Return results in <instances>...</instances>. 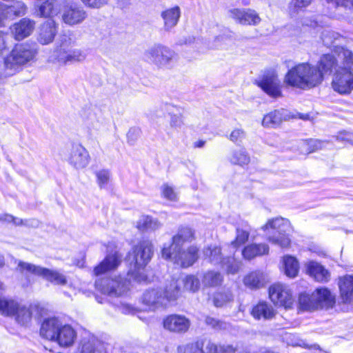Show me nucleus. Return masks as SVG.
Here are the masks:
<instances>
[{
  "label": "nucleus",
  "instance_id": "1",
  "mask_svg": "<svg viewBox=\"0 0 353 353\" xmlns=\"http://www.w3.org/2000/svg\"><path fill=\"white\" fill-rule=\"evenodd\" d=\"M338 66V61L332 54H323L317 68L308 63H300L290 69L285 77V82L290 86L302 88L318 86L324 77L330 74Z\"/></svg>",
  "mask_w": 353,
  "mask_h": 353
},
{
  "label": "nucleus",
  "instance_id": "2",
  "mask_svg": "<svg viewBox=\"0 0 353 353\" xmlns=\"http://www.w3.org/2000/svg\"><path fill=\"white\" fill-rule=\"evenodd\" d=\"M321 39L325 46H334V52L343 61V68L341 72L336 71L332 80L334 88H353V52L338 46L343 37L333 30H325Z\"/></svg>",
  "mask_w": 353,
  "mask_h": 353
},
{
  "label": "nucleus",
  "instance_id": "3",
  "mask_svg": "<svg viewBox=\"0 0 353 353\" xmlns=\"http://www.w3.org/2000/svg\"><path fill=\"white\" fill-rule=\"evenodd\" d=\"M40 334L46 339L57 342L61 347L72 346L77 339V332L69 324L58 317L45 319L41 326Z\"/></svg>",
  "mask_w": 353,
  "mask_h": 353
},
{
  "label": "nucleus",
  "instance_id": "4",
  "mask_svg": "<svg viewBox=\"0 0 353 353\" xmlns=\"http://www.w3.org/2000/svg\"><path fill=\"white\" fill-rule=\"evenodd\" d=\"M180 294L178 281L172 279L163 290L161 288L147 290L143 295V303L154 310L166 307L170 302L176 300Z\"/></svg>",
  "mask_w": 353,
  "mask_h": 353
},
{
  "label": "nucleus",
  "instance_id": "5",
  "mask_svg": "<svg viewBox=\"0 0 353 353\" xmlns=\"http://www.w3.org/2000/svg\"><path fill=\"white\" fill-rule=\"evenodd\" d=\"M153 245L148 240L140 241L133 248V258L134 260V270L128 274L137 282H148V277L144 274V268L150 261L153 255Z\"/></svg>",
  "mask_w": 353,
  "mask_h": 353
},
{
  "label": "nucleus",
  "instance_id": "6",
  "mask_svg": "<svg viewBox=\"0 0 353 353\" xmlns=\"http://www.w3.org/2000/svg\"><path fill=\"white\" fill-rule=\"evenodd\" d=\"M143 58L145 61L160 69L172 68L179 59L174 50L162 44H154L148 48L143 54Z\"/></svg>",
  "mask_w": 353,
  "mask_h": 353
},
{
  "label": "nucleus",
  "instance_id": "7",
  "mask_svg": "<svg viewBox=\"0 0 353 353\" xmlns=\"http://www.w3.org/2000/svg\"><path fill=\"white\" fill-rule=\"evenodd\" d=\"M37 49L34 45L22 43L17 45L4 59L5 68L10 73L17 72L21 66L35 59Z\"/></svg>",
  "mask_w": 353,
  "mask_h": 353
},
{
  "label": "nucleus",
  "instance_id": "8",
  "mask_svg": "<svg viewBox=\"0 0 353 353\" xmlns=\"http://www.w3.org/2000/svg\"><path fill=\"white\" fill-rule=\"evenodd\" d=\"M267 230L268 240L272 244L281 248L288 247L290 243L288 232L290 230V223L287 219L277 217L271 220L262 228Z\"/></svg>",
  "mask_w": 353,
  "mask_h": 353
},
{
  "label": "nucleus",
  "instance_id": "9",
  "mask_svg": "<svg viewBox=\"0 0 353 353\" xmlns=\"http://www.w3.org/2000/svg\"><path fill=\"white\" fill-rule=\"evenodd\" d=\"M34 307L19 303L14 300L0 299V313L12 317L21 325H27L32 317Z\"/></svg>",
  "mask_w": 353,
  "mask_h": 353
},
{
  "label": "nucleus",
  "instance_id": "10",
  "mask_svg": "<svg viewBox=\"0 0 353 353\" xmlns=\"http://www.w3.org/2000/svg\"><path fill=\"white\" fill-rule=\"evenodd\" d=\"M13 260L14 263H17V270L21 273H31L42 276L54 285H65L67 284L66 276L57 270H50L32 263L18 261L15 259Z\"/></svg>",
  "mask_w": 353,
  "mask_h": 353
},
{
  "label": "nucleus",
  "instance_id": "11",
  "mask_svg": "<svg viewBox=\"0 0 353 353\" xmlns=\"http://www.w3.org/2000/svg\"><path fill=\"white\" fill-rule=\"evenodd\" d=\"M168 116L170 126L172 128H181L183 124V108L172 103H165L159 105L150 114L151 119L158 122V120Z\"/></svg>",
  "mask_w": 353,
  "mask_h": 353
},
{
  "label": "nucleus",
  "instance_id": "12",
  "mask_svg": "<svg viewBox=\"0 0 353 353\" xmlns=\"http://www.w3.org/2000/svg\"><path fill=\"white\" fill-rule=\"evenodd\" d=\"M199 249L194 246H190L187 250H182V248L177 250L167 249L164 247L162 249V257L170 260L182 268H188L192 265L198 259Z\"/></svg>",
  "mask_w": 353,
  "mask_h": 353
},
{
  "label": "nucleus",
  "instance_id": "13",
  "mask_svg": "<svg viewBox=\"0 0 353 353\" xmlns=\"http://www.w3.org/2000/svg\"><path fill=\"white\" fill-rule=\"evenodd\" d=\"M95 287L102 294L110 297H118L127 292L128 281L121 276L114 279L105 278L97 280Z\"/></svg>",
  "mask_w": 353,
  "mask_h": 353
},
{
  "label": "nucleus",
  "instance_id": "14",
  "mask_svg": "<svg viewBox=\"0 0 353 353\" xmlns=\"http://www.w3.org/2000/svg\"><path fill=\"white\" fill-rule=\"evenodd\" d=\"M271 301L276 305L290 307L293 303L292 295L288 288L281 283H276L269 289Z\"/></svg>",
  "mask_w": 353,
  "mask_h": 353
},
{
  "label": "nucleus",
  "instance_id": "15",
  "mask_svg": "<svg viewBox=\"0 0 353 353\" xmlns=\"http://www.w3.org/2000/svg\"><path fill=\"white\" fill-rule=\"evenodd\" d=\"M163 327L174 333L184 334L191 325L189 319L183 315L171 314L163 319Z\"/></svg>",
  "mask_w": 353,
  "mask_h": 353
},
{
  "label": "nucleus",
  "instance_id": "16",
  "mask_svg": "<svg viewBox=\"0 0 353 353\" xmlns=\"http://www.w3.org/2000/svg\"><path fill=\"white\" fill-rule=\"evenodd\" d=\"M86 16V12L82 7L75 3H69L63 8L62 20L69 26H74L81 23Z\"/></svg>",
  "mask_w": 353,
  "mask_h": 353
},
{
  "label": "nucleus",
  "instance_id": "17",
  "mask_svg": "<svg viewBox=\"0 0 353 353\" xmlns=\"http://www.w3.org/2000/svg\"><path fill=\"white\" fill-rule=\"evenodd\" d=\"M229 12L230 17L241 25L256 26L261 22L259 14L252 9L234 8Z\"/></svg>",
  "mask_w": 353,
  "mask_h": 353
},
{
  "label": "nucleus",
  "instance_id": "18",
  "mask_svg": "<svg viewBox=\"0 0 353 353\" xmlns=\"http://www.w3.org/2000/svg\"><path fill=\"white\" fill-rule=\"evenodd\" d=\"M215 350L214 343L205 339H198L177 347V353H214Z\"/></svg>",
  "mask_w": 353,
  "mask_h": 353
},
{
  "label": "nucleus",
  "instance_id": "19",
  "mask_svg": "<svg viewBox=\"0 0 353 353\" xmlns=\"http://www.w3.org/2000/svg\"><path fill=\"white\" fill-rule=\"evenodd\" d=\"M72 43L70 38L63 36L60 40L59 46L49 55L48 62L58 63L60 65L68 64L67 56Z\"/></svg>",
  "mask_w": 353,
  "mask_h": 353
},
{
  "label": "nucleus",
  "instance_id": "20",
  "mask_svg": "<svg viewBox=\"0 0 353 353\" xmlns=\"http://www.w3.org/2000/svg\"><path fill=\"white\" fill-rule=\"evenodd\" d=\"M68 161L76 169H82L88 165L90 155L87 150L81 145L74 144L72 147Z\"/></svg>",
  "mask_w": 353,
  "mask_h": 353
},
{
  "label": "nucleus",
  "instance_id": "21",
  "mask_svg": "<svg viewBox=\"0 0 353 353\" xmlns=\"http://www.w3.org/2000/svg\"><path fill=\"white\" fill-rule=\"evenodd\" d=\"M57 23L52 19L47 20L39 28L37 41L42 45L52 43L57 34Z\"/></svg>",
  "mask_w": 353,
  "mask_h": 353
},
{
  "label": "nucleus",
  "instance_id": "22",
  "mask_svg": "<svg viewBox=\"0 0 353 353\" xmlns=\"http://www.w3.org/2000/svg\"><path fill=\"white\" fill-rule=\"evenodd\" d=\"M79 353H105L104 343L94 336L87 334L81 341Z\"/></svg>",
  "mask_w": 353,
  "mask_h": 353
},
{
  "label": "nucleus",
  "instance_id": "23",
  "mask_svg": "<svg viewBox=\"0 0 353 353\" xmlns=\"http://www.w3.org/2000/svg\"><path fill=\"white\" fill-rule=\"evenodd\" d=\"M35 22L28 18H23L15 23L11 28L12 33L16 40L20 41L29 37L34 29Z\"/></svg>",
  "mask_w": 353,
  "mask_h": 353
},
{
  "label": "nucleus",
  "instance_id": "24",
  "mask_svg": "<svg viewBox=\"0 0 353 353\" xmlns=\"http://www.w3.org/2000/svg\"><path fill=\"white\" fill-rule=\"evenodd\" d=\"M306 272L315 281L326 283L330 281V273L324 266L314 261L305 263Z\"/></svg>",
  "mask_w": 353,
  "mask_h": 353
},
{
  "label": "nucleus",
  "instance_id": "25",
  "mask_svg": "<svg viewBox=\"0 0 353 353\" xmlns=\"http://www.w3.org/2000/svg\"><path fill=\"white\" fill-rule=\"evenodd\" d=\"M163 21V29L165 31H170L178 23L181 17V9L178 6L168 8L161 13Z\"/></svg>",
  "mask_w": 353,
  "mask_h": 353
},
{
  "label": "nucleus",
  "instance_id": "26",
  "mask_svg": "<svg viewBox=\"0 0 353 353\" xmlns=\"http://www.w3.org/2000/svg\"><path fill=\"white\" fill-rule=\"evenodd\" d=\"M194 239V232L188 227H182L179 229L178 233L172 237V243L167 249L177 250L182 248L185 242H190Z\"/></svg>",
  "mask_w": 353,
  "mask_h": 353
},
{
  "label": "nucleus",
  "instance_id": "27",
  "mask_svg": "<svg viewBox=\"0 0 353 353\" xmlns=\"http://www.w3.org/2000/svg\"><path fill=\"white\" fill-rule=\"evenodd\" d=\"M313 294L314 299L317 303L318 309L332 307L335 303L334 296L327 288H318L313 292Z\"/></svg>",
  "mask_w": 353,
  "mask_h": 353
},
{
  "label": "nucleus",
  "instance_id": "28",
  "mask_svg": "<svg viewBox=\"0 0 353 353\" xmlns=\"http://www.w3.org/2000/svg\"><path fill=\"white\" fill-rule=\"evenodd\" d=\"M338 285L343 301L350 302L353 299V275L346 274L340 277Z\"/></svg>",
  "mask_w": 353,
  "mask_h": 353
},
{
  "label": "nucleus",
  "instance_id": "29",
  "mask_svg": "<svg viewBox=\"0 0 353 353\" xmlns=\"http://www.w3.org/2000/svg\"><path fill=\"white\" fill-rule=\"evenodd\" d=\"M121 262V256L115 252L114 254H108L105 259L94 270L95 275H100L107 271L115 269Z\"/></svg>",
  "mask_w": 353,
  "mask_h": 353
},
{
  "label": "nucleus",
  "instance_id": "30",
  "mask_svg": "<svg viewBox=\"0 0 353 353\" xmlns=\"http://www.w3.org/2000/svg\"><path fill=\"white\" fill-rule=\"evenodd\" d=\"M288 119H290V114L286 110H276L264 116L262 125L268 128L274 127Z\"/></svg>",
  "mask_w": 353,
  "mask_h": 353
},
{
  "label": "nucleus",
  "instance_id": "31",
  "mask_svg": "<svg viewBox=\"0 0 353 353\" xmlns=\"http://www.w3.org/2000/svg\"><path fill=\"white\" fill-rule=\"evenodd\" d=\"M251 314L255 319L269 320L274 318L275 311L270 304L260 302L252 308Z\"/></svg>",
  "mask_w": 353,
  "mask_h": 353
},
{
  "label": "nucleus",
  "instance_id": "32",
  "mask_svg": "<svg viewBox=\"0 0 353 353\" xmlns=\"http://www.w3.org/2000/svg\"><path fill=\"white\" fill-rule=\"evenodd\" d=\"M268 281L265 274L261 271H254L245 276L243 283L250 289H259Z\"/></svg>",
  "mask_w": 353,
  "mask_h": 353
},
{
  "label": "nucleus",
  "instance_id": "33",
  "mask_svg": "<svg viewBox=\"0 0 353 353\" xmlns=\"http://www.w3.org/2000/svg\"><path fill=\"white\" fill-rule=\"evenodd\" d=\"M269 252V246L265 243L250 244L245 246L242 250V255L246 260H251L256 256L267 254Z\"/></svg>",
  "mask_w": 353,
  "mask_h": 353
},
{
  "label": "nucleus",
  "instance_id": "34",
  "mask_svg": "<svg viewBox=\"0 0 353 353\" xmlns=\"http://www.w3.org/2000/svg\"><path fill=\"white\" fill-rule=\"evenodd\" d=\"M281 81L275 70L271 69L265 72L257 85L261 88H279Z\"/></svg>",
  "mask_w": 353,
  "mask_h": 353
},
{
  "label": "nucleus",
  "instance_id": "35",
  "mask_svg": "<svg viewBox=\"0 0 353 353\" xmlns=\"http://www.w3.org/2000/svg\"><path fill=\"white\" fill-rule=\"evenodd\" d=\"M38 15L41 17H53L60 12V5L57 0H46L39 6Z\"/></svg>",
  "mask_w": 353,
  "mask_h": 353
},
{
  "label": "nucleus",
  "instance_id": "36",
  "mask_svg": "<svg viewBox=\"0 0 353 353\" xmlns=\"http://www.w3.org/2000/svg\"><path fill=\"white\" fill-rule=\"evenodd\" d=\"M161 227V224L157 219L148 215L141 216L137 222V228L139 230L145 232H154Z\"/></svg>",
  "mask_w": 353,
  "mask_h": 353
},
{
  "label": "nucleus",
  "instance_id": "37",
  "mask_svg": "<svg viewBox=\"0 0 353 353\" xmlns=\"http://www.w3.org/2000/svg\"><path fill=\"white\" fill-rule=\"evenodd\" d=\"M99 113L98 110L89 108L83 110L81 117L85 120L89 128L94 130H99L101 124L99 117Z\"/></svg>",
  "mask_w": 353,
  "mask_h": 353
},
{
  "label": "nucleus",
  "instance_id": "38",
  "mask_svg": "<svg viewBox=\"0 0 353 353\" xmlns=\"http://www.w3.org/2000/svg\"><path fill=\"white\" fill-rule=\"evenodd\" d=\"M205 259L213 265L221 264L223 261L221 248L217 245H210L205 248L203 251Z\"/></svg>",
  "mask_w": 353,
  "mask_h": 353
},
{
  "label": "nucleus",
  "instance_id": "39",
  "mask_svg": "<svg viewBox=\"0 0 353 353\" xmlns=\"http://www.w3.org/2000/svg\"><path fill=\"white\" fill-rule=\"evenodd\" d=\"M234 300V294L230 289H222L213 296V303L216 307H221L227 305Z\"/></svg>",
  "mask_w": 353,
  "mask_h": 353
},
{
  "label": "nucleus",
  "instance_id": "40",
  "mask_svg": "<svg viewBox=\"0 0 353 353\" xmlns=\"http://www.w3.org/2000/svg\"><path fill=\"white\" fill-rule=\"evenodd\" d=\"M314 298L313 292L312 294L301 293L299 297V310L308 312L317 310V303Z\"/></svg>",
  "mask_w": 353,
  "mask_h": 353
},
{
  "label": "nucleus",
  "instance_id": "41",
  "mask_svg": "<svg viewBox=\"0 0 353 353\" xmlns=\"http://www.w3.org/2000/svg\"><path fill=\"white\" fill-rule=\"evenodd\" d=\"M229 161L232 164L244 166L250 163V157L245 149L241 148L232 152Z\"/></svg>",
  "mask_w": 353,
  "mask_h": 353
},
{
  "label": "nucleus",
  "instance_id": "42",
  "mask_svg": "<svg viewBox=\"0 0 353 353\" xmlns=\"http://www.w3.org/2000/svg\"><path fill=\"white\" fill-rule=\"evenodd\" d=\"M283 266L285 274L290 278L295 277L299 272V265L298 261L293 256L283 257Z\"/></svg>",
  "mask_w": 353,
  "mask_h": 353
},
{
  "label": "nucleus",
  "instance_id": "43",
  "mask_svg": "<svg viewBox=\"0 0 353 353\" xmlns=\"http://www.w3.org/2000/svg\"><path fill=\"white\" fill-rule=\"evenodd\" d=\"M223 281V276L219 272L208 271L203 274L202 282L206 287L220 285Z\"/></svg>",
  "mask_w": 353,
  "mask_h": 353
},
{
  "label": "nucleus",
  "instance_id": "44",
  "mask_svg": "<svg viewBox=\"0 0 353 353\" xmlns=\"http://www.w3.org/2000/svg\"><path fill=\"white\" fill-rule=\"evenodd\" d=\"M250 228L248 225H243L241 228H236V238L234 241L231 242V245L234 248H237L241 245L244 244L249 238L250 236Z\"/></svg>",
  "mask_w": 353,
  "mask_h": 353
},
{
  "label": "nucleus",
  "instance_id": "45",
  "mask_svg": "<svg viewBox=\"0 0 353 353\" xmlns=\"http://www.w3.org/2000/svg\"><path fill=\"white\" fill-rule=\"evenodd\" d=\"M221 265L228 274H234L239 271L241 263L233 257H226L223 259Z\"/></svg>",
  "mask_w": 353,
  "mask_h": 353
},
{
  "label": "nucleus",
  "instance_id": "46",
  "mask_svg": "<svg viewBox=\"0 0 353 353\" xmlns=\"http://www.w3.org/2000/svg\"><path fill=\"white\" fill-rule=\"evenodd\" d=\"M183 285L184 289L185 290L195 292L198 291L200 288V281L199 278H197L194 275H188L183 279Z\"/></svg>",
  "mask_w": 353,
  "mask_h": 353
},
{
  "label": "nucleus",
  "instance_id": "47",
  "mask_svg": "<svg viewBox=\"0 0 353 353\" xmlns=\"http://www.w3.org/2000/svg\"><path fill=\"white\" fill-rule=\"evenodd\" d=\"M329 9L335 8L339 10L345 8V10L353 9V0H325Z\"/></svg>",
  "mask_w": 353,
  "mask_h": 353
},
{
  "label": "nucleus",
  "instance_id": "48",
  "mask_svg": "<svg viewBox=\"0 0 353 353\" xmlns=\"http://www.w3.org/2000/svg\"><path fill=\"white\" fill-rule=\"evenodd\" d=\"M97 182L100 188L107 187L110 179V172L109 170L103 169L96 172Z\"/></svg>",
  "mask_w": 353,
  "mask_h": 353
},
{
  "label": "nucleus",
  "instance_id": "49",
  "mask_svg": "<svg viewBox=\"0 0 353 353\" xmlns=\"http://www.w3.org/2000/svg\"><path fill=\"white\" fill-rule=\"evenodd\" d=\"M329 142L327 141H321L318 139H310L305 142L307 146V150L309 153L316 152L325 148Z\"/></svg>",
  "mask_w": 353,
  "mask_h": 353
},
{
  "label": "nucleus",
  "instance_id": "50",
  "mask_svg": "<svg viewBox=\"0 0 353 353\" xmlns=\"http://www.w3.org/2000/svg\"><path fill=\"white\" fill-rule=\"evenodd\" d=\"M67 58L68 63H72L83 61L85 58V55L80 50L71 49L70 47Z\"/></svg>",
  "mask_w": 353,
  "mask_h": 353
},
{
  "label": "nucleus",
  "instance_id": "51",
  "mask_svg": "<svg viewBox=\"0 0 353 353\" xmlns=\"http://www.w3.org/2000/svg\"><path fill=\"white\" fill-rule=\"evenodd\" d=\"M0 222L2 223H13L15 225H27V220L23 221L21 219L14 217L11 214H0Z\"/></svg>",
  "mask_w": 353,
  "mask_h": 353
},
{
  "label": "nucleus",
  "instance_id": "52",
  "mask_svg": "<svg viewBox=\"0 0 353 353\" xmlns=\"http://www.w3.org/2000/svg\"><path fill=\"white\" fill-rule=\"evenodd\" d=\"M312 2V0H292L290 3V12H296L299 10L307 7Z\"/></svg>",
  "mask_w": 353,
  "mask_h": 353
},
{
  "label": "nucleus",
  "instance_id": "53",
  "mask_svg": "<svg viewBox=\"0 0 353 353\" xmlns=\"http://www.w3.org/2000/svg\"><path fill=\"white\" fill-rule=\"evenodd\" d=\"M162 195L164 198L170 201H176L177 194L174 188L167 184H164L161 187Z\"/></svg>",
  "mask_w": 353,
  "mask_h": 353
},
{
  "label": "nucleus",
  "instance_id": "54",
  "mask_svg": "<svg viewBox=\"0 0 353 353\" xmlns=\"http://www.w3.org/2000/svg\"><path fill=\"white\" fill-rule=\"evenodd\" d=\"M245 132L242 129L237 128V129L234 130L231 132V134L230 135V140L236 144H239L240 143L242 142V141L245 139Z\"/></svg>",
  "mask_w": 353,
  "mask_h": 353
},
{
  "label": "nucleus",
  "instance_id": "55",
  "mask_svg": "<svg viewBox=\"0 0 353 353\" xmlns=\"http://www.w3.org/2000/svg\"><path fill=\"white\" fill-rule=\"evenodd\" d=\"M82 3L91 8H100L108 4L110 0H81Z\"/></svg>",
  "mask_w": 353,
  "mask_h": 353
},
{
  "label": "nucleus",
  "instance_id": "56",
  "mask_svg": "<svg viewBox=\"0 0 353 353\" xmlns=\"http://www.w3.org/2000/svg\"><path fill=\"white\" fill-rule=\"evenodd\" d=\"M215 347L214 353H236V348L232 345L223 344L217 345L214 343Z\"/></svg>",
  "mask_w": 353,
  "mask_h": 353
},
{
  "label": "nucleus",
  "instance_id": "57",
  "mask_svg": "<svg viewBox=\"0 0 353 353\" xmlns=\"http://www.w3.org/2000/svg\"><path fill=\"white\" fill-rule=\"evenodd\" d=\"M11 8L17 16H20L25 14L27 7L23 2L17 1Z\"/></svg>",
  "mask_w": 353,
  "mask_h": 353
},
{
  "label": "nucleus",
  "instance_id": "58",
  "mask_svg": "<svg viewBox=\"0 0 353 353\" xmlns=\"http://www.w3.org/2000/svg\"><path fill=\"white\" fill-rule=\"evenodd\" d=\"M336 139L339 141L347 142L353 145V134L348 132H340L336 136Z\"/></svg>",
  "mask_w": 353,
  "mask_h": 353
},
{
  "label": "nucleus",
  "instance_id": "59",
  "mask_svg": "<svg viewBox=\"0 0 353 353\" xmlns=\"http://www.w3.org/2000/svg\"><path fill=\"white\" fill-rule=\"evenodd\" d=\"M139 130L137 128H131L127 134L128 141L130 144L133 145L139 136Z\"/></svg>",
  "mask_w": 353,
  "mask_h": 353
},
{
  "label": "nucleus",
  "instance_id": "60",
  "mask_svg": "<svg viewBox=\"0 0 353 353\" xmlns=\"http://www.w3.org/2000/svg\"><path fill=\"white\" fill-rule=\"evenodd\" d=\"M205 322L207 325H210L211 327L214 328H221L223 323L219 321V320L211 317V316H207L205 318Z\"/></svg>",
  "mask_w": 353,
  "mask_h": 353
},
{
  "label": "nucleus",
  "instance_id": "61",
  "mask_svg": "<svg viewBox=\"0 0 353 353\" xmlns=\"http://www.w3.org/2000/svg\"><path fill=\"white\" fill-rule=\"evenodd\" d=\"M9 36L2 32H0V55L7 48V43Z\"/></svg>",
  "mask_w": 353,
  "mask_h": 353
},
{
  "label": "nucleus",
  "instance_id": "62",
  "mask_svg": "<svg viewBox=\"0 0 353 353\" xmlns=\"http://www.w3.org/2000/svg\"><path fill=\"white\" fill-rule=\"evenodd\" d=\"M10 8L6 4L0 3V26L3 24L4 19L8 17Z\"/></svg>",
  "mask_w": 353,
  "mask_h": 353
},
{
  "label": "nucleus",
  "instance_id": "63",
  "mask_svg": "<svg viewBox=\"0 0 353 353\" xmlns=\"http://www.w3.org/2000/svg\"><path fill=\"white\" fill-rule=\"evenodd\" d=\"M290 118H299L300 119H302L303 121H313L315 118L314 115L312 114V113H300L296 112L295 114L290 115Z\"/></svg>",
  "mask_w": 353,
  "mask_h": 353
},
{
  "label": "nucleus",
  "instance_id": "64",
  "mask_svg": "<svg viewBox=\"0 0 353 353\" xmlns=\"http://www.w3.org/2000/svg\"><path fill=\"white\" fill-rule=\"evenodd\" d=\"M263 92L265 95L274 99L281 97V90H263Z\"/></svg>",
  "mask_w": 353,
  "mask_h": 353
}]
</instances>
